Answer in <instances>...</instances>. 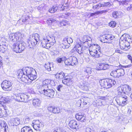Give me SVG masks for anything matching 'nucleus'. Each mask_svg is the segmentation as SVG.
Here are the masks:
<instances>
[{"label":"nucleus","mask_w":132,"mask_h":132,"mask_svg":"<svg viewBox=\"0 0 132 132\" xmlns=\"http://www.w3.org/2000/svg\"><path fill=\"white\" fill-rule=\"evenodd\" d=\"M44 6V4H43L38 6L37 8L38 10H40L41 9H42Z\"/></svg>","instance_id":"obj_56"},{"label":"nucleus","mask_w":132,"mask_h":132,"mask_svg":"<svg viewBox=\"0 0 132 132\" xmlns=\"http://www.w3.org/2000/svg\"><path fill=\"white\" fill-rule=\"evenodd\" d=\"M79 123L74 120H71L69 123L70 127L72 129H79Z\"/></svg>","instance_id":"obj_15"},{"label":"nucleus","mask_w":132,"mask_h":132,"mask_svg":"<svg viewBox=\"0 0 132 132\" xmlns=\"http://www.w3.org/2000/svg\"><path fill=\"white\" fill-rule=\"evenodd\" d=\"M76 52H77L79 54H81L83 53L81 46L79 44H77L74 47L70 52V54L72 55H74Z\"/></svg>","instance_id":"obj_11"},{"label":"nucleus","mask_w":132,"mask_h":132,"mask_svg":"<svg viewBox=\"0 0 132 132\" xmlns=\"http://www.w3.org/2000/svg\"><path fill=\"white\" fill-rule=\"evenodd\" d=\"M88 86V83L85 82L83 83L82 85H81V87L83 90L87 91L89 90Z\"/></svg>","instance_id":"obj_28"},{"label":"nucleus","mask_w":132,"mask_h":132,"mask_svg":"<svg viewBox=\"0 0 132 132\" xmlns=\"http://www.w3.org/2000/svg\"><path fill=\"white\" fill-rule=\"evenodd\" d=\"M61 46L63 48L65 49L68 48L70 46V45L69 44H67V43L64 42V41H63V43L61 45Z\"/></svg>","instance_id":"obj_40"},{"label":"nucleus","mask_w":132,"mask_h":132,"mask_svg":"<svg viewBox=\"0 0 132 132\" xmlns=\"http://www.w3.org/2000/svg\"><path fill=\"white\" fill-rule=\"evenodd\" d=\"M127 35L125 34H124L122 35L120 38V39L121 40V42H126L127 41H129V40H131V39H129L128 37H126Z\"/></svg>","instance_id":"obj_35"},{"label":"nucleus","mask_w":132,"mask_h":132,"mask_svg":"<svg viewBox=\"0 0 132 132\" xmlns=\"http://www.w3.org/2000/svg\"><path fill=\"white\" fill-rule=\"evenodd\" d=\"M85 114L79 113L76 115V118L78 120H80L82 122H85L86 121V118Z\"/></svg>","instance_id":"obj_18"},{"label":"nucleus","mask_w":132,"mask_h":132,"mask_svg":"<svg viewBox=\"0 0 132 132\" xmlns=\"http://www.w3.org/2000/svg\"><path fill=\"white\" fill-rule=\"evenodd\" d=\"M9 100L8 97H3L0 96V117H5L7 116V108L5 104Z\"/></svg>","instance_id":"obj_3"},{"label":"nucleus","mask_w":132,"mask_h":132,"mask_svg":"<svg viewBox=\"0 0 132 132\" xmlns=\"http://www.w3.org/2000/svg\"><path fill=\"white\" fill-rule=\"evenodd\" d=\"M73 59H72L71 57H69L68 58L65 59L64 62L65 64L67 65H70L71 63L70 62V61L73 60Z\"/></svg>","instance_id":"obj_39"},{"label":"nucleus","mask_w":132,"mask_h":132,"mask_svg":"<svg viewBox=\"0 0 132 132\" xmlns=\"http://www.w3.org/2000/svg\"><path fill=\"white\" fill-rule=\"evenodd\" d=\"M91 43L89 42H88L83 43V46L85 48H88V47H90L91 46H92V45L91 44Z\"/></svg>","instance_id":"obj_41"},{"label":"nucleus","mask_w":132,"mask_h":132,"mask_svg":"<svg viewBox=\"0 0 132 132\" xmlns=\"http://www.w3.org/2000/svg\"><path fill=\"white\" fill-rule=\"evenodd\" d=\"M60 110L58 107H55L54 106V113H58L60 112Z\"/></svg>","instance_id":"obj_49"},{"label":"nucleus","mask_w":132,"mask_h":132,"mask_svg":"<svg viewBox=\"0 0 132 132\" xmlns=\"http://www.w3.org/2000/svg\"><path fill=\"white\" fill-rule=\"evenodd\" d=\"M103 70H105L109 68V65L108 64H103Z\"/></svg>","instance_id":"obj_53"},{"label":"nucleus","mask_w":132,"mask_h":132,"mask_svg":"<svg viewBox=\"0 0 132 132\" xmlns=\"http://www.w3.org/2000/svg\"><path fill=\"white\" fill-rule=\"evenodd\" d=\"M82 73H84L85 75L87 76L91 73V69L90 68L86 67L83 69Z\"/></svg>","instance_id":"obj_25"},{"label":"nucleus","mask_w":132,"mask_h":132,"mask_svg":"<svg viewBox=\"0 0 132 132\" xmlns=\"http://www.w3.org/2000/svg\"><path fill=\"white\" fill-rule=\"evenodd\" d=\"M31 43V40L30 41H29V42H27V45L26 46H25V47H28L29 48L33 49L34 47L35 46H32Z\"/></svg>","instance_id":"obj_42"},{"label":"nucleus","mask_w":132,"mask_h":132,"mask_svg":"<svg viewBox=\"0 0 132 132\" xmlns=\"http://www.w3.org/2000/svg\"><path fill=\"white\" fill-rule=\"evenodd\" d=\"M27 18H26L25 16H22V18L21 19V20L22 22H25L27 20Z\"/></svg>","instance_id":"obj_63"},{"label":"nucleus","mask_w":132,"mask_h":132,"mask_svg":"<svg viewBox=\"0 0 132 132\" xmlns=\"http://www.w3.org/2000/svg\"><path fill=\"white\" fill-rule=\"evenodd\" d=\"M20 122V120L18 118H13L11 120V125L14 126L19 125Z\"/></svg>","instance_id":"obj_22"},{"label":"nucleus","mask_w":132,"mask_h":132,"mask_svg":"<svg viewBox=\"0 0 132 132\" xmlns=\"http://www.w3.org/2000/svg\"><path fill=\"white\" fill-rule=\"evenodd\" d=\"M115 52L117 53H122L121 48L119 47L116 48L115 50Z\"/></svg>","instance_id":"obj_55"},{"label":"nucleus","mask_w":132,"mask_h":132,"mask_svg":"<svg viewBox=\"0 0 132 132\" xmlns=\"http://www.w3.org/2000/svg\"><path fill=\"white\" fill-rule=\"evenodd\" d=\"M63 83L67 86H70L72 84V82L71 80L70 79H66L63 80Z\"/></svg>","instance_id":"obj_27"},{"label":"nucleus","mask_w":132,"mask_h":132,"mask_svg":"<svg viewBox=\"0 0 132 132\" xmlns=\"http://www.w3.org/2000/svg\"><path fill=\"white\" fill-rule=\"evenodd\" d=\"M69 16V15L67 14H65L64 15H61L60 16V17H61L62 18H67V17Z\"/></svg>","instance_id":"obj_64"},{"label":"nucleus","mask_w":132,"mask_h":132,"mask_svg":"<svg viewBox=\"0 0 132 132\" xmlns=\"http://www.w3.org/2000/svg\"><path fill=\"white\" fill-rule=\"evenodd\" d=\"M52 66L53 64L52 63L48 62L45 64L44 67L46 70L48 71H50L51 70V67Z\"/></svg>","instance_id":"obj_30"},{"label":"nucleus","mask_w":132,"mask_h":132,"mask_svg":"<svg viewBox=\"0 0 132 132\" xmlns=\"http://www.w3.org/2000/svg\"><path fill=\"white\" fill-rule=\"evenodd\" d=\"M56 21V20L52 18H50L48 19L47 21V23H49L50 25H51L52 23Z\"/></svg>","instance_id":"obj_43"},{"label":"nucleus","mask_w":132,"mask_h":132,"mask_svg":"<svg viewBox=\"0 0 132 132\" xmlns=\"http://www.w3.org/2000/svg\"><path fill=\"white\" fill-rule=\"evenodd\" d=\"M84 132H92L93 131L90 128L87 127L84 129Z\"/></svg>","instance_id":"obj_50"},{"label":"nucleus","mask_w":132,"mask_h":132,"mask_svg":"<svg viewBox=\"0 0 132 132\" xmlns=\"http://www.w3.org/2000/svg\"><path fill=\"white\" fill-rule=\"evenodd\" d=\"M65 59V57L61 58H58L57 59V61L58 62L61 63L62 61H64Z\"/></svg>","instance_id":"obj_52"},{"label":"nucleus","mask_w":132,"mask_h":132,"mask_svg":"<svg viewBox=\"0 0 132 132\" xmlns=\"http://www.w3.org/2000/svg\"><path fill=\"white\" fill-rule=\"evenodd\" d=\"M21 132H33L32 130L28 126L24 127L21 129Z\"/></svg>","instance_id":"obj_29"},{"label":"nucleus","mask_w":132,"mask_h":132,"mask_svg":"<svg viewBox=\"0 0 132 132\" xmlns=\"http://www.w3.org/2000/svg\"><path fill=\"white\" fill-rule=\"evenodd\" d=\"M128 11H132V4H130L129 6H128L127 8Z\"/></svg>","instance_id":"obj_62"},{"label":"nucleus","mask_w":132,"mask_h":132,"mask_svg":"<svg viewBox=\"0 0 132 132\" xmlns=\"http://www.w3.org/2000/svg\"><path fill=\"white\" fill-rule=\"evenodd\" d=\"M93 8L94 10H95L98 9V4L96 5H93Z\"/></svg>","instance_id":"obj_60"},{"label":"nucleus","mask_w":132,"mask_h":132,"mask_svg":"<svg viewBox=\"0 0 132 132\" xmlns=\"http://www.w3.org/2000/svg\"><path fill=\"white\" fill-rule=\"evenodd\" d=\"M51 80H50L46 79L43 81L42 82V85L39 86L38 90L40 89L44 90L48 88V86L50 85Z\"/></svg>","instance_id":"obj_13"},{"label":"nucleus","mask_w":132,"mask_h":132,"mask_svg":"<svg viewBox=\"0 0 132 132\" xmlns=\"http://www.w3.org/2000/svg\"><path fill=\"white\" fill-rule=\"evenodd\" d=\"M7 128V125L4 121H0V132H6Z\"/></svg>","instance_id":"obj_20"},{"label":"nucleus","mask_w":132,"mask_h":132,"mask_svg":"<svg viewBox=\"0 0 132 132\" xmlns=\"http://www.w3.org/2000/svg\"><path fill=\"white\" fill-rule=\"evenodd\" d=\"M114 38V36L112 35H107L104 36L102 40L104 41V43H110L112 42V40Z\"/></svg>","instance_id":"obj_16"},{"label":"nucleus","mask_w":132,"mask_h":132,"mask_svg":"<svg viewBox=\"0 0 132 132\" xmlns=\"http://www.w3.org/2000/svg\"><path fill=\"white\" fill-rule=\"evenodd\" d=\"M58 9V7L54 6L49 10V11L51 13H53L56 11Z\"/></svg>","instance_id":"obj_38"},{"label":"nucleus","mask_w":132,"mask_h":132,"mask_svg":"<svg viewBox=\"0 0 132 132\" xmlns=\"http://www.w3.org/2000/svg\"><path fill=\"white\" fill-rule=\"evenodd\" d=\"M132 107H131V108H129L128 109L127 112V114L128 115H129L130 114L131 112H132Z\"/></svg>","instance_id":"obj_57"},{"label":"nucleus","mask_w":132,"mask_h":132,"mask_svg":"<svg viewBox=\"0 0 132 132\" xmlns=\"http://www.w3.org/2000/svg\"><path fill=\"white\" fill-rule=\"evenodd\" d=\"M125 74L124 70L122 68L113 70L111 72L110 75L111 76L116 78H119L123 76Z\"/></svg>","instance_id":"obj_9"},{"label":"nucleus","mask_w":132,"mask_h":132,"mask_svg":"<svg viewBox=\"0 0 132 132\" xmlns=\"http://www.w3.org/2000/svg\"><path fill=\"white\" fill-rule=\"evenodd\" d=\"M7 41L5 38L3 37H0V44L3 46L5 47H6L7 45Z\"/></svg>","instance_id":"obj_24"},{"label":"nucleus","mask_w":132,"mask_h":132,"mask_svg":"<svg viewBox=\"0 0 132 132\" xmlns=\"http://www.w3.org/2000/svg\"><path fill=\"white\" fill-rule=\"evenodd\" d=\"M51 40L49 39V38H47V37H45L42 40L41 42V45L44 48L46 46V44L47 43L50 42V40Z\"/></svg>","instance_id":"obj_23"},{"label":"nucleus","mask_w":132,"mask_h":132,"mask_svg":"<svg viewBox=\"0 0 132 132\" xmlns=\"http://www.w3.org/2000/svg\"><path fill=\"white\" fill-rule=\"evenodd\" d=\"M21 43H14L13 45L12 48L16 53L22 52L25 48V43L23 45Z\"/></svg>","instance_id":"obj_6"},{"label":"nucleus","mask_w":132,"mask_h":132,"mask_svg":"<svg viewBox=\"0 0 132 132\" xmlns=\"http://www.w3.org/2000/svg\"><path fill=\"white\" fill-rule=\"evenodd\" d=\"M64 75V73L62 71L59 73H57L56 75L55 76L57 78L61 79L63 78Z\"/></svg>","instance_id":"obj_33"},{"label":"nucleus","mask_w":132,"mask_h":132,"mask_svg":"<svg viewBox=\"0 0 132 132\" xmlns=\"http://www.w3.org/2000/svg\"><path fill=\"white\" fill-rule=\"evenodd\" d=\"M114 58L113 57H110L109 59V61L110 63H112L114 61Z\"/></svg>","instance_id":"obj_61"},{"label":"nucleus","mask_w":132,"mask_h":132,"mask_svg":"<svg viewBox=\"0 0 132 132\" xmlns=\"http://www.w3.org/2000/svg\"><path fill=\"white\" fill-rule=\"evenodd\" d=\"M35 125L34 126V129L37 131H40V128L43 126V124L38 120H36L34 122Z\"/></svg>","instance_id":"obj_19"},{"label":"nucleus","mask_w":132,"mask_h":132,"mask_svg":"<svg viewBox=\"0 0 132 132\" xmlns=\"http://www.w3.org/2000/svg\"><path fill=\"white\" fill-rule=\"evenodd\" d=\"M41 101L38 98H35L32 100V104L36 108L39 107L41 106Z\"/></svg>","instance_id":"obj_21"},{"label":"nucleus","mask_w":132,"mask_h":132,"mask_svg":"<svg viewBox=\"0 0 132 132\" xmlns=\"http://www.w3.org/2000/svg\"><path fill=\"white\" fill-rule=\"evenodd\" d=\"M63 41H64V42L67 43V44H70V43H72L73 42L72 39L70 37L65 38L63 39Z\"/></svg>","instance_id":"obj_37"},{"label":"nucleus","mask_w":132,"mask_h":132,"mask_svg":"<svg viewBox=\"0 0 132 132\" xmlns=\"http://www.w3.org/2000/svg\"><path fill=\"white\" fill-rule=\"evenodd\" d=\"M3 46L0 44V52L4 53L5 51V49L6 48V47H5Z\"/></svg>","instance_id":"obj_46"},{"label":"nucleus","mask_w":132,"mask_h":132,"mask_svg":"<svg viewBox=\"0 0 132 132\" xmlns=\"http://www.w3.org/2000/svg\"><path fill=\"white\" fill-rule=\"evenodd\" d=\"M112 15L114 18H118V13L117 12H114L112 13Z\"/></svg>","instance_id":"obj_48"},{"label":"nucleus","mask_w":132,"mask_h":132,"mask_svg":"<svg viewBox=\"0 0 132 132\" xmlns=\"http://www.w3.org/2000/svg\"><path fill=\"white\" fill-rule=\"evenodd\" d=\"M118 94L121 96L120 98L116 100L118 104L121 106H123L127 104L128 99V96L125 95L123 85L118 87L117 88Z\"/></svg>","instance_id":"obj_2"},{"label":"nucleus","mask_w":132,"mask_h":132,"mask_svg":"<svg viewBox=\"0 0 132 132\" xmlns=\"http://www.w3.org/2000/svg\"><path fill=\"white\" fill-rule=\"evenodd\" d=\"M105 7H109L111 6V4L109 2H105Z\"/></svg>","instance_id":"obj_58"},{"label":"nucleus","mask_w":132,"mask_h":132,"mask_svg":"<svg viewBox=\"0 0 132 132\" xmlns=\"http://www.w3.org/2000/svg\"><path fill=\"white\" fill-rule=\"evenodd\" d=\"M38 91L41 94H43L51 98L53 97L55 93V92L52 89H50L48 88H47L44 90L40 89V90H38Z\"/></svg>","instance_id":"obj_8"},{"label":"nucleus","mask_w":132,"mask_h":132,"mask_svg":"<svg viewBox=\"0 0 132 132\" xmlns=\"http://www.w3.org/2000/svg\"><path fill=\"white\" fill-rule=\"evenodd\" d=\"M18 78L21 79L23 82L27 83L29 79L32 81L37 78V73L35 70L31 67H23L18 71L17 72Z\"/></svg>","instance_id":"obj_1"},{"label":"nucleus","mask_w":132,"mask_h":132,"mask_svg":"<svg viewBox=\"0 0 132 132\" xmlns=\"http://www.w3.org/2000/svg\"><path fill=\"white\" fill-rule=\"evenodd\" d=\"M89 98H88L85 97L83 98H82L80 100H79L78 101V102H83V101H84L86 102H87V100Z\"/></svg>","instance_id":"obj_47"},{"label":"nucleus","mask_w":132,"mask_h":132,"mask_svg":"<svg viewBox=\"0 0 132 132\" xmlns=\"http://www.w3.org/2000/svg\"><path fill=\"white\" fill-rule=\"evenodd\" d=\"M116 22L114 21H111L109 23V26L112 28L116 26Z\"/></svg>","instance_id":"obj_45"},{"label":"nucleus","mask_w":132,"mask_h":132,"mask_svg":"<svg viewBox=\"0 0 132 132\" xmlns=\"http://www.w3.org/2000/svg\"><path fill=\"white\" fill-rule=\"evenodd\" d=\"M54 106H51L48 108V110L51 112L54 113Z\"/></svg>","instance_id":"obj_51"},{"label":"nucleus","mask_w":132,"mask_h":132,"mask_svg":"<svg viewBox=\"0 0 132 132\" xmlns=\"http://www.w3.org/2000/svg\"><path fill=\"white\" fill-rule=\"evenodd\" d=\"M40 37L39 35L37 33H35L32 34V38H31V44L32 46H35L37 44L40 40Z\"/></svg>","instance_id":"obj_12"},{"label":"nucleus","mask_w":132,"mask_h":132,"mask_svg":"<svg viewBox=\"0 0 132 132\" xmlns=\"http://www.w3.org/2000/svg\"><path fill=\"white\" fill-rule=\"evenodd\" d=\"M11 86L10 82L7 80L4 81L1 84V87L5 90H10V88Z\"/></svg>","instance_id":"obj_14"},{"label":"nucleus","mask_w":132,"mask_h":132,"mask_svg":"<svg viewBox=\"0 0 132 132\" xmlns=\"http://www.w3.org/2000/svg\"><path fill=\"white\" fill-rule=\"evenodd\" d=\"M15 96V99L18 102H26L29 100V96L24 94H19L16 95Z\"/></svg>","instance_id":"obj_7"},{"label":"nucleus","mask_w":132,"mask_h":132,"mask_svg":"<svg viewBox=\"0 0 132 132\" xmlns=\"http://www.w3.org/2000/svg\"><path fill=\"white\" fill-rule=\"evenodd\" d=\"M69 57H71L72 59H73V60L70 61V62L71 63L70 65L73 66L74 65L76 64L77 63V58L74 56H71Z\"/></svg>","instance_id":"obj_34"},{"label":"nucleus","mask_w":132,"mask_h":132,"mask_svg":"<svg viewBox=\"0 0 132 132\" xmlns=\"http://www.w3.org/2000/svg\"><path fill=\"white\" fill-rule=\"evenodd\" d=\"M100 82L102 87L106 88H110L116 83L114 80L109 79L101 80Z\"/></svg>","instance_id":"obj_4"},{"label":"nucleus","mask_w":132,"mask_h":132,"mask_svg":"<svg viewBox=\"0 0 132 132\" xmlns=\"http://www.w3.org/2000/svg\"><path fill=\"white\" fill-rule=\"evenodd\" d=\"M89 51L90 55L92 56L95 57H99V55L97 54L98 52L97 50H94L93 51L89 50Z\"/></svg>","instance_id":"obj_31"},{"label":"nucleus","mask_w":132,"mask_h":132,"mask_svg":"<svg viewBox=\"0 0 132 132\" xmlns=\"http://www.w3.org/2000/svg\"><path fill=\"white\" fill-rule=\"evenodd\" d=\"M30 118L29 117H27L26 118L24 121V123H29Z\"/></svg>","instance_id":"obj_59"},{"label":"nucleus","mask_w":132,"mask_h":132,"mask_svg":"<svg viewBox=\"0 0 132 132\" xmlns=\"http://www.w3.org/2000/svg\"><path fill=\"white\" fill-rule=\"evenodd\" d=\"M21 34L20 33H16L10 34L9 36L10 39L14 43H21L23 45L24 42L22 39L21 37Z\"/></svg>","instance_id":"obj_5"},{"label":"nucleus","mask_w":132,"mask_h":132,"mask_svg":"<svg viewBox=\"0 0 132 132\" xmlns=\"http://www.w3.org/2000/svg\"><path fill=\"white\" fill-rule=\"evenodd\" d=\"M49 39L51 40L50 42L47 43L46 46L44 47L47 49H48L51 47V46H53L55 43L56 42L55 37L52 36L51 37H49Z\"/></svg>","instance_id":"obj_17"},{"label":"nucleus","mask_w":132,"mask_h":132,"mask_svg":"<svg viewBox=\"0 0 132 132\" xmlns=\"http://www.w3.org/2000/svg\"><path fill=\"white\" fill-rule=\"evenodd\" d=\"M124 93L126 94L130 92L131 90V87L127 85H123Z\"/></svg>","instance_id":"obj_26"},{"label":"nucleus","mask_w":132,"mask_h":132,"mask_svg":"<svg viewBox=\"0 0 132 132\" xmlns=\"http://www.w3.org/2000/svg\"><path fill=\"white\" fill-rule=\"evenodd\" d=\"M131 42V40H129V41H127L125 42H120L119 44L121 48L125 51L128 50V47L130 46Z\"/></svg>","instance_id":"obj_10"},{"label":"nucleus","mask_w":132,"mask_h":132,"mask_svg":"<svg viewBox=\"0 0 132 132\" xmlns=\"http://www.w3.org/2000/svg\"><path fill=\"white\" fill-rule=\"evenodd\" d=\"M103 63L100 64L96 68V69L98 70H103Z\"/></svg>","instance_id":"obj_44"},{"label":"nucleus","mask_w":132,"mask_h":132,"mask_svg":"<svg viewBox=\"0 0 132 132\" xmlns=\"http://www.w3.org/2000/svg\"><path fill=\"white\" fill-rule=\"evenodd\" d=\"M60 26H65L70 24L69 21L67 20H63L59 23Z\"/></svg>","instance_id":"obj_36"},{"label":"nucleus","mask_w":132,"mask_h":132,"mask_svg":"<svg viewBox=\"0 0 132 132\" xmlns=\"http://www.w3.org/2000/svg\"><path fill=\"white\" fill-rule=\"evenodd\" d=\"M91 38L88 36H84L82 38L83 43L88 42H91Z\"/></svg>","instance_id":"obj_32"},{"label":"nucleus","mask_w":132,"mask_h":132,"mask_svg":"<svg viewBox=\"0 0 132 132\" xmlns=\"http://www.w3.org/2000/svg\"><path fill=\"white\" fill-rule=\"evenodd\" d=\"M79 103H80V106L81 107H82L84 105H86L87 104V102H86L84 101H83V102H81Z\"/></svg>","instance_id":"obj_54"}]
</instances>
